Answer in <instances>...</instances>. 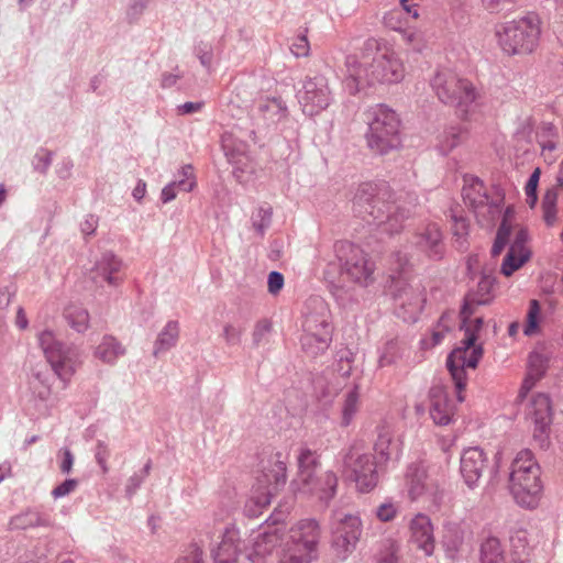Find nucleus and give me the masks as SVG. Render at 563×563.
<instances>
[{
    "mask_svg": "<svg viewBox=\"0 0 563 563\" xmlns=\"http://www.w3.org/2000/svg\"><path fill=\"white\" fill-rule=\"evenodd\" d=\"M419 236V244L429 249L437 247L442 240V233L437 224H428Z\"/></svg>",
    "mask_w": 563,
    "mask_h": 563,
    "instance_id": "obj_41",
    "label": "nucleus"
},
{
    "mask_svg": "<svg viewBox=\"0 0 563 563\" xmlns=\"http://www.w3.org/2000/svg\"><path fill=\"white\" fill-rule=\"evenodd\" d=\"M245 328L239 323H228L223 327L222 336L228 345H238L241 343Z\"/></svg>",
    "mask_w": 563,
    "mask_h": 563,
    "instance_id": "obj_44",
    "label": "nucleus"
},
{
    "mask_svg": "<svg viewBox=\"0 0 563 563\" xmlns=\"http://www.w3.org/2000/svg\"><path fill=\"white\" fill-rule=\"evenodd\" d=\"M65 318L68 324L79 333L85 332L89 327V313L80 306L69 305L65 309Z\"/></svg>",
    "mask_w": 563,
    "mask_h": 563,
    "instance_id": "obj_36",
    "label": "nucleus"
},
{
    "mask_svg": "<svg viewBox=\"0 0 563 563\" xmlns=\"http://www.w3.org/2000/svg\"><path fill=\"white\" fill-rule=\"evenodd\" d=\"M541 33L542 20L531 11L498 23L494 31L498 47L507 56L533 53L539 46Z\"/></svg>",
    "mask_w": 563,
    "mask_h": 563,
    "instance_id": "obj_3",
    "label": "nucleus"
},
{
    "mask_svg": "<svg viewBox=\"0 0 563 563\" xmlns=\"http://www.w3.org/2000/svg\"><path fill=\"white\" fill-rule=\"evenodd\" d=\"M549 358L540 352H531L528 357L527 376L522 388L530 389L545 373Z\"/></svg>",
    "mask_w": 563,
    "mask_h": 563,
    "instance_id": "obj_29",
    "label": "nucleus"
},
{
    "mask_svg": "<svg viewBox=\"0 0 563 563\" xmlns=\"http://www.w3.org/2000/svg\"><path fill=\"white\" fill-rule=\"evenodd\" d=\"M258 109L262 113L271 115H280L286 111L284 101L276 97L262 100Z\"/></svg>",
    "mask_w": 563,
    "mask_h": 563,
    "instance_id": "obj_46",
    "label": "nucleus"
},
{
    "mask_svg": "<svg viewBox=\"0 0 563 563\" xmlns=\"http://www.w3.org/2000/svg\"><path fill=\"white\" fill-rule=\"evenodd\" d=\"M321 528L314 519L297 521L285 534L279 552V563H311L317 556Z\"/></svg>",
    "mask_w": 563,
    "mask_h": 563,
    "instance_id": "obj_8",
    "label": "nucleus"
},
{
    "mask_svg": "<svg viewBox=\"0 0 563 563\" xmlns=\"http://www.w3.org/2000/svg\"><path fill=\"white\" fill-rule=\"evenodd\" d=\"M402 346L398 340H390L385 343L378 358L379 366H388L395 363L401 355Z\"/></svg>",
    "mask_w": 563,
    "mask_h": 563,
    "instance_id": "obj_40",
    "label": "nucleus"
},
{
    "mask_svg": "<svg viewBox=\"0 0 563 563\" xmlns=\"http://www.w3.org/2000/svg\"><path fill=\"white\" fill-rule=\"evenodd\" d=\"M402 41L412 47H419L422 44V34L417 29H410L408 25L399 33Z\"/></svg>",
    "mask_w": 563,
    "mask_h": 563,
    "instance_id": "obj_50",
    "label": "nucleus"
},
{
    "mask_svg": "<svg viewBox=\"0 0 563 563\" xmlns=\"http://www.w3.org/2000/svg\"><path fill=\"white\" fill-rule=\"evenodd\" d=\"M462 197L464 202L473 209L479 222L490 223L501 211L504 197L499 194L489 197L483 181L476 176H464Z\"/></svg>",
    "mask_w": 563,
    "mask_h": 563,
    "instance_id": "obj_12",
    "label": "nucleus"
},
{
    "mask_svg": "<svg viewBox=\"0 0 563 563\" xmlns=\"http://www.w3.org/2000/svg\"><path fill=\"white\" fill-rule=\"evenodd\" d=\"M457 75L452 71H439L433 79V88L439 99L444 103L452 100L454 88L457 84Z\"/></svg>",
    "mask_w": 563,
    "mask_h": 563,
    "instance_id": "obj_33",
    "label": "nucleus"
},
{
    "mask_svg": "<svg viewBox=\"0 0 563 563\" xmlns=\"http://www.w3.org/2000/svg\"><path fill=\"white\" fill-rule=\"evenodd\" d=\"M528 242L529 235L527 229L519 223L515 208L508 206L504 212L496 240L492 247V253L496 256L509 244V251L501 264V273L505 276H511L530 260L531 250Z\"/></svg>",
    "mask_w": 563,
    "mask_h": 563,
    "instance_id": "obj_4",
    "label": "nucleus"
},
{
    "mask_svg": "<svg viewBox=\"0 0 563 563\" xmlns=\"http://www.w3.org/2000/svg\"><path fill=\"white\" fill-rule=\"evenodd\" d=\"M32 388L34 394L42 400H47L52 395V388L47 378L43 377L40 373L36 374Z\"/></svg>",
    "mask_w": 563,
    "mask_h": 563,
    "instance_id": "obj_48",
    "label": "nucleus"
},
{
    "mask_svg": "<svg viewBox=\"0 0 563 563\" xmlns=\"http://www.w3.org/2000/svg\"><path fill=\"white\" fill-rule=\"evenodd\" d=\"M125 354V347L112 335H104L93 349V357L107 365H114Z\"/></svg>",
    "mask_w": 563,
    "mask_h": 563,
    "instance_id": "obj_25",
    "label": "nucleus"
},
{
    "mask_svg": "<svg viewBox=\"0 0 563 563\" xmlns=\"http://www.w3.org/2000/svg\"><path fill=\"white\" fill-rule=\"evenodd\" d=\"M298 98L303 113L319 114L329 107L332 99L328 78L323 75L307 77Z\"/></svg>",
    "mask_w": 563,
    "mask_h": 563,
    "instance_id": "obj_16",
    "label": "nucleus"
},
{
    "mask_svg": "<svg viewBox=\"0 0 563 563\" xmlns=\"http://www.w3.org/2000/svg\"><path fill=\"white\" fill-rule=\"evenodd\" d=\"M287 454L282 451L265 453L261 471L252 487V495L245 505L250 516H258L271 504L272 497L286 483Z\"/></svg>",
    "mask_w": 563,
    "mask_h": 563,
    "instance_id": "obj_5",
    "label": "nucleus"
},
{
    "mask_svg": "<svg viewBox=\"0 0 563 563\" xmlns=\"http://www.w3.org/2000/svg\"><path fill=\"white\" fill-rule=\"evenodd\" d=\"M406 14L402 8L391 9L383 15V24L388 30L400 33L408 24Z\"/></svg>",
    "mask_w": 563,
    "mask_h": 563,
    "instance_id": "obj_38",
    "label": "nucleus"
},
{
    "mask_svg": "<svg viewBox=\"0 0 563 563\" xmlns=\"http://www.w3.org/2000/svg\"><path fill=\"white\" fill-rule=\"evenodd\" d=\"M360 391L355 387L353 389L347 390L343 397L341 402V424L349 426L356 413L360 410L361 399Z\"/></svg>",
    "mask_w": 563,
    "mask_h": 563,
    "instance_id": "obj_34",
    "label": "nucleus"
},
{
    "mask_svg": "<svg viewBox=\"0 0 563 563\" xmlns=\"http://www.w3.org/2000/svg\"><path fill=\"white\" fill-rule=\"evenodd\" d=\"M302 327L301 344L307 352L316 355L328 347L332 328L322 302H320L319 312L306 316Z\"/></svg>",
    "mask_w": 563,
    "mask_h": 563,
    "instance_id": "obj_14",
    "label": "nucleus"
},
{
    "mask_svg": "<svg viewBox=\"0 0 563 563\" xmlns=\"http://www.w3.org/2000/svg\"><path fill=\"white\" fill-rule=\"evenodd\" d=\"M177 196L176 191V183L168 184L162 190V200L163 202H169L174 200Z\"/></svg>",
    "mask_w": 563,
    "mask_h": 563,
    "instance_id": "obj_57",
    "label": "nucleus"
},
{
    "mask_svg": "<svg viewBox=\"0 0 563 563\" xmlns=\"http://www.w3.org/2000/svg\"><path fill=\"white\" fill-rule=\"evenodd\" d=\"M284 286V276L278 272H272L268 275L267 287L272 295H277Z\"/></svg>",
    "mask_w": 563,
    "mask_h": 563,
    "instance_id": "obj_53",
    "label": "nucleus"
},
{
    "mask_svg": "<svg viewBox=\"0 0 563 563\" xmlns=\"http://www.w3.org/2000/svg\"><path fill=\"white\" fill-rule=\"evenodd\" d=\"M346 464L353 473V479L360 492L367 493L377 485L378 476L371 454L353 450L346 457Z\"/></svg>",
    "mask_w": 563,
    "mask_h": 563,
    "instance_id": "obj_18",
    "label": "nucleus"
},
{
    "mask_svg": "<svg viewBox=\"0 0 563 563\" xmlns=\"http://www.w3.org/2000/svg\"><path fill=\"white\" fill-rule=\"evenodd\" d=\"M544 324V313L541 303L537 299H531L528 303L522 332L526 336H537L542 333Z\"/></svg>",
    "mask_w": 563,
    "mask_h": 563,
    "instance_id": "obj_27",
    "label": "nucleus"
},
{
    "mask_svg": "<svg viewBox=\"0 0 563 563\" xmlns=\"http://www.w3.org/2000/svg\"><path fill=\"white\" fill-rule=\"evenodd\" d=\"M487 465V456L479 448H468L461 456V474L468 487H474L481 479Z\"/></svg>",
    "mask_w": 563,
    "mask_h": 563,
    "instance_id": "obj_21",
    "label": "nucleus"
},
{
    "mask_svg": "<svg viewBox=\"0 0 563 563\" xmlns=\"http://www.w3.org/2000/svg\"><path fill=\"white\" fill-rule=\"evenodd\" d=\"M421 2L422 0H399L400 7L413 20H418L420 18L419 8Z\"/></svg>",
    "mask_w": 563,
    "mask_h": 563,
    "instance_id": "obj_54",
    "label": "nucleus"
},
{
    "mask_svg": "<svg viewBox=\"0 0 563 563\" xmlns=\"http://www.w3.org/2000/svg\"><path fill=\"white\" fill-rule=\"evenodd\" d=\"M278 544L283 548V528L268 526L254 538L247 558L253 563H264L265 558L272 554Z\"/></svg>",
    "mask_w": 563,
    "mask_h": 563,
    "instance_id": "obj_20",
    "label": "nucleus"
},
{
    "mask_svg": "<svg viewBox=\"0 0 563 563\" xmlns=\"http://www.w3.org/2000/svg\"><path fill=\"white\" fill-rule=\"evenodd\" d=\"M362 533V521L355 515L335 519L332 528V550L339 560H345L356 548Z\"/></svg>",
    "mask_w": 563,
    "mask_h": 563,
    "instance_id": "obj_15",
    "label": "nucleus"
},
{
    "mask_svg": "<svg viewBox=\"0 0 563 563\" xmlns=\"http://www.w3.org/2000/svg\"><path fill=\"white\" fill-rule=\"evenodd\" d=\"M390 292L396 301L398 316L405 321H415L426 301L420 280L404 271L398 276H391Z\"/></svg>",
    "mask_w": 563,
    "mask_h": 563,
    "instance_id": "obj_11",
    "label": "nucleus"
},
{
    "mask_svg": "<svg viewBox=\"0 0 563 563\" xmlns=\"http://www.w3.org/2000/svg\"><path fill=\"white\" fill-rule=\"evenodd\" d=\"M555 139L556 137H548V139L539 140V143H540L542 150L543 151H545V150L554 151L556 147Z\"/></svg>",
    "mask_w": 563,
    "mask_h": 563,
    "instance_id": "obj_63",
    "label": "nucleus"
},
{
    "mask_svg": "<svg viewBox=\"0 0 563 563\" xmlns=\"http://www.w3.org/2000/svg\"><path fill=\"white\" fill-rule=\"evenodd\" d=\"M479 97L476 87L467 79L457 77L456 88H454L452 100L446 104L459 108L462 112H467L468 107Z\"/></svg>",
    "mask_w": 563,
    "mask_h": 563,
    "instance_id": "obj_26",
    "label": "nucleus"
},
{
    "mask_svg": "<svg viewBox=\"0 0 563 563\" xmlns=\"http://www.w3.org/2000/svg\"><path fill=\"white\" fill-rule=\"evenodd\" d=\"M454 232L457 235H465L467 233V223L465 220L460 219L455 221Z\"/></svg>",
    "mask_w": 563,
    "mask_h": 563,
    "instance_id": "obj_64",
    "label": "nucleus"
},
{
    "mask_svg": "<svg viewBox=\"0 0 563 563\" xmlns=\"http://www.w3.org/2000/svg\"><path fill=\"white\" fill-rule=\"evenodd\" d=\"M375 452L380 456L382 462L398 460L401 453V441L388 432L380 433L375 443Z\"/></svg>",
    "mask_w": 563,
    "mask_h": 563,
    "instance_id": "obj_30",
    "label": "nucleus"
},
{
    "mask_svg": "<svg viewBox=\"0 0 563 563\" xmlns=\"http://www.w3.org/2000/svg\"><path fill=\"white\" fill-rule=\"evenodd\" d=\"M509 488L516 501L536 508L542 494L541 470L531 451L521 450L511 463Z\"/></svg>",
    "mask_w": 563,
    "mask_h": 563,
    "instance_id": "obj_6",
    "label": "nucleus"
},
{
    "mask_svg": "<svg viewBox=\"0 0 563 563\" xmlns=\"http://www.w3.org/2000/svg\"><path fill=\"white\" fill-rule=\"evenodd\" d=\"M176 189L185 192L191 191L196 187L194 169L190 165L181 168V179L175 181Z\"/></svg>",
    "mask_w": 563,
    "mask_h": 563,
    "instance_id": "obj_47",
    "label": "nucleus"
},
{
    "mask_svg": "<svg viewBox=\"0 0 563 563\" xmlns=\"http://www.w3.org/2000/svg\"><path fill=\"white\" fill-rule=\"evenodd\" d=\"M430 396V417L435 424L446 426L454 415V407L449 401L446 390L443 386H433Z\"/></svg>",
    "mask_w": 563,
    "mask_h": 563,
    "instance_id": "obj_23",
    "label": "nucleus"
},
{
    "mask_svg": "<svg viewBox=\"0 0 563 563\" xmlns=\"http://www.w3.org/2000/svg\"><path fill=\"white\" fill-rule=\"evenodd\" d=\"M371 150L386 154L400 145V119L398 114L384 104L374 107L368 121L366 134Z\"/></svg>",
    "mask_w": 563,
    "mask_h": 563,
    "instance_id": "obj_9",
    "label": "nucleus"
},
{
    "mask_svg": "<svg viewBox=\"0 0 563 563\" xmlns=\"http://www.w3.org/2000/svg\"><path fill=\"white\" fill-rule=\"evenodd\" d=\"M298 475L295 481V489L305 497H316L325 505L334 497L338 487V477L331 472L316 475L319 465L316 452L301 449L298 455Z\"/></svg>",
    "mask_w": 563,
    "mask_h": 563,
    "instance_id": "obj_7",
    "label": "nucleus"
},
{
    "mask_svg": "<svg viewBox=\"0 0 563 563\" xmlns=\"http://www.w3.org/2000/svg\"><path fill=\"white\" fill-rule=\"evenodd\" d=\"M540 176H541V170L539 167H537L530 175V177L526 184V187H525L526 202L530 208H534V206L537 205V201H538L537 189H538Z\"/></svg>",
    "mask_w": 563,
    "mask_h": 563,
    "instance_id": "obj_43",
    "label": "nucleus"
},
{
    "mask_svg": "<svg viewBox=\"0 0 563 563\" xmlns=\"http://www.w3.org/2000/svg\"><path fill=\"white\" fill-rule=\"evenodd\" d=\"M38 343L47 361L63 346L62 343L55 340L54 333L48 330H44L38 334Z\"/></svg>",
    "mask_w": 563,
    "mask_h": 563,
    "instance_id": "obj_42",
    "label": "nucleus"
},
{
    "mask_svg": "<svg viewBox=\"0 0 563 563\" xmlns=\"http://www.w3.org/2000/svg\"><path fill=\"white\" fill-rule=\"evenodd\" d=\"M552 405L550 397L545 394H538L532 397L528 409L527 418L533 426V438L543 441L552 423Z\"/></svg>",
    "mask_w": 563,
    "mask_h": 563,
    "instance_id": "obj_19",
    "label": "nucleus"
},
{
    "mask_svg": "<svg viewBox=\"0 0 563 563\" xmlns=\"http://www.w3.org/2000/svg\"><path fill=\"white\" fill-rule=\"evenodd\" d=\"M448 332V327L443 324V321L440 322L437 328L432 331L430 339H424L422 341L424 347H433L442 342L445 334Z\"/></svg>",
    "mask_w": 563,
    "mask_h": 563,
    "instance_id": "obj_51",
    "label": "nucleus"
},
{
    "mask_svg": "<svg viewBox=\"0 0 563 563\" xmlns=\"http://www.w3.org/2000/svg\"><path fill=\"white\" fill-rule=\"evenodd\" d=\"M542 219L547 227H554L559 221L558 192L554 188L547 190L541 202Z\"/></svg>",
    "mask_w": 563,
    "mask_h": 563,
    "instance_id": "obj_35",
    "label": "nucleus"
},
{
    "mask_svg": "<svg viewBox=\"0 0 563 563\" xmlns=\"http://www.w3.org/2000/svg\"><path fill=\"white\" fill-rule=\"evenodd\" d=\"M468 131L464 126L453 125L445 129L438 137L439 151L446 155L461 145L467 137Z\"/></svg>",
    "mask_w": 563,
    "mask_h": 563,
    "instance_id": "obj_28",
    "label": "nucleus"
},
{
    "mask_svg": "<svg viewBox=\"0 0 563 563\" xmlns=\"http://www.w3.org/2000/svg\"><path fill=\"white\" fill-rule=\"evenodd\" d=\"M538 140L556 137L558 129L552 122H542L537 129Z\"/></svg>",
    "mask_w": 563,
    "mask_h": 563,
    "instance_id": "obj_55",
    "label": "nucleus"
},
{
    "mask_svg": "<svg viewBox=\"0 0 563 563\" xmlns=\"http://www.w3.org/2000/svg\"><path fill=\"white\" fill-rule=\"evenodd\" d=\"M175 563H202L201 552L195 550L189 555L178 559Z\"/></svg>",
    "mask_w": 563,
    "mask_h": 563,
    "instance_id": "obj_59",
    "label": "nucleus"
},
{
    "mask_svg": "<svg viewBox=\"0 0 563 563\" xmlns=\"http://www.w3.org/2000/svg\"><path fill=\"white\" fill-rule=\"evenodd\" d=\"M78 486V482L77 479H66L60 485L56 486L53 490H52V496L54 498H60V497H64L68 494H70L71 492H74Z\"/></svg>",
    "mask_w": 563,
    "mask_h": 563,
    "instance_id": "obj_52",
    "label": "nucleus"
},
{
    "mask_svg": "<svg viewBox=\"0 0 563 563\" xmlns=\"http://www.w3.org/2000/svg\"><path fill=\"white\" fill-rule=\"evenodd\" d=\"M145 192H146V184L144 181L140 180L139 184L133 189L132 195L136 200H141L144 197Z\"/></svg>",
    "mask_w": 563,
    "mask_h": 563,
    "instance_id": "obj_62",
    "label": "nucleus"
},
{
    "mask_svg": "<svg viewBox=\"0 0 563 563\" xmlns=\"http://www.w3.org/2000/svg\"><path fill=\"white\" fill-rule=\"evenodd\" d=\"M399 512V506L397 503L387 500L380 504L375 511L376 518L382 522H389L394 520Z\"/></svg>",
    "mask_w": 563,
    "mask_h": 563,
    "instance_id": "obj_45",
    "label": "nucleus"
},
{
    "mask_svg": "<svg viewBox=\"0 0 563 563\" xmlns=\"http://www.w3.org/2000/svg\"><path fill=\"white\" fill-rule=\"evenodd\" d=\"M379 563H398L397 547L391 544L389 550L380 558Z\"/></svg>",
    "mask_w": 563,
    "mask_h": 563,
    "instance_id": "obj_58",
    "label": "nucleus"
},
{
    "mask_svg": "<svg viewBox=\"0 0 563 563\" xmlns=\"http://www.w3.org/2000/svg\"><path fill=\"white\" fill-rule=\"evenodd\" d=\"M510 544L512 548L514 563H522L523 556L528 554V533L525 530H518L510 537Z\"/></svg>",
    "mask_w": 563,
    "mask_h": 563,
    "instance_id": "obj_39",
    "label": "nucleus"
},
{
    "mask_svg": "<svg viewBox=\"0 0 563 563\" xmlns=\"http://www.w3.org/2000/svg\"><path fill=\"white\" fill-rule=\"evenodd\" d=\"M346 68L343 88L351 96L389 88L406 76L405 64L396 51L374 37L364 42L362 60L357 56L346 58Z\"/></svg>",
    "mask_w": 563,
    "mask_h": 563,
    "instance_id": "obj_1",
    "label": "nucleus"
},
{
    "mask_svg": "<svg viewBox=\"0 0 563 563\" xmlns=\"http://www.w3.org/2000/svg\"><path fill=\"white\" fill-rule=\"evenodd\" d=\"M409 542L426 556L435 551L434 526L431 518L422 512L416 514L408 522Z\"/></svg>",
    "mask_w": 563,
    "mask_h": 563,
    "instance_id": "obj_17",
    "label": "nucleus"
},
{
    "mask_svg": "<svg viewBox=\"0 0 563 563\" xmlns=\"http://www.w3.org/2000/svg\"><path fill=\"white\" fill-rule=\"evenodd\" d=\"M481 562L482 563H514L508 562L505 556L504 547L500 540L489 536L485 538L481 544Z\"/></svg>",
    "mask_w": 563,
    "mask_h": 563,
    "instance_id": "obj_31",
    "label": "nucleus"
},
{
    "mask_svg": "<svg viewBox=\"0 0 563 563\" xmlns=\"http://www.w3.org/2000/svg\"><path fill=\"white\" fill-rule=\"evenodd\" d=\"M291 53L296 57H307L310 53L309 41L306 35L297 36L290 46Z\"/></svg>",
    "mask_w": 563,
    "mask_h": 563,
    "instance_id": "obj_49",
    "label": "nucleus"
},
{
    "mask_svg": "<svg viewBox=\"0 0 563 563\" xmlns=\"http://www.w3.org/2000/svg\"><path fill=\"white\" fill-rule=\"evenodd\" d=\"M74 456L68 449L63 450V461L60 463V471L63 473H69L73 468Z\"/></svg>",
    "mask_w": 563,
    "mask_h": 563,
    "instance_id": "obj_56",
    "label": "nucleus"
},
{
    "mask_svg": "<svg viewBox=\"0 0 563 563\" xmlns=\"http://www.w3.org/2000/svg\"><path fill=\"white\" fill-rule=\"evenodd\" d=\"M408 497L411 501H421L428 508L439 506L444 494V475L434 467L412 464L406 474Z\"/></svg>",
    "mask_w": 563,
    "mask_h": 563,
    "instance_id": "obj_10",
    "label": "nucleus"
},
{
    "mask_svg": "<svg viewBox=\"0 0 563 563\" xmlns=\"http://www.w3.org/2000/svg\"><path fill=\"white\" fill-rule=\"evenodd\" d=\"M122 262L113 255H104L97 264V274L108 284L117 285L122 280Z\"/></svg>",
    "mask_w": 563,
    "mask_h": 563,
    "instance_id": "obj_32",
    "label": "nucleus"
},
{
    "mask_svg": "<svg viewBox=\"0 0 563 563\" xmlns=\"http://www.w3.org/2000/svg\"><path fill=\"white\" fill-rule=\"evenodd\" d=\"M269 324L267 322H260L256 324L255 329H254V332H253V338H254V341L256 343L260 342L262 335L266 332L269 331Z\"/></svg>",
    "mask_w": 563,
    "mask_h": 563,
    "instance_id": "obj_60",
    "label": "nucleus"
},
{
    "mask_svg": "<svg viewBox=\"0 0 563 563\" xmlns=\"http://www.w3.org/2000/svg\"><path fill=\"white\" fill-rule=\"evenodd\" d=\"M201 109V103L198 102H186L179 107L180 113H194Z\"/></svg>",
    "mask_w": 563,
    "mask_h": 563,
    "instance_id": "obj_61",
    "label": "nucleus"
},
{
    "mask_svg": "<svg viewBox=\"0 0 563 563\" xmlns=\"http://www.w3.org/2000/svg\"><path fill=\"white\" fill-rule=\"evenodd\" d=\"M239 541V533L233 529H228L213 551L214 563H238Z\"/></svg>",
    "mask_w": 563,
    "mask_h": 563,
    "instance_id": "obj_24",
    "label": "nucleus"
},
{
    "mask_svg": "<svg viewBox=\"0 0 563 563\" xmlns=\"http://www.w3.org/2000/svg\"><path fill=\"white\" fill-rule=\"evenodd\" d=\"M487 303V300H477L470 296L465 299L461 310V330L464 338L461 345L454 349L448 357L446 365L457 390L459 401L464 400L463 391L467 384V369H475L483 356L482 343H478L479 333L483 330V318L476 314L478 305Z\"/></svg>",
    "mask_w": 563,
    "mask_h": 563,
    "instance_id": "obj_2",
    "label": "nucleus"
},
{
    "mask_svg": "<svg viewBox=\"0 0 563 563\" xmlns=\"http://www.w3.org/2000/svg\"><path fill=\"white\" fill-rule=\"evenodd\" d=\"M54 373L64 382H68L81 364L77 350L62 346L60 350L47 361Z\"/></svg>",
    "mask_w": 563,
    "mask_h": 563,
    "instance_id": "obj_22",
    "label": "nucleus"
},
{
    "mask_svg": "<svg viewBox=\"0 0 563 563\" xmlns=\"http://www.w3.org/2000/svg\"><path fill=\"white\" fill-rule=\"evenodd\" d=\"M335 254L341 272L347 279L360 285H367L374 280V263L361 247L351 242L341 241L335 245Z\"/></svg>",
    "mask_w": 563,
    "mask_h": 563,
    "instance_id": "obj_13",
    "label": "nucleus"
},
{
    "mask_svg": "<svg viewBox=\"0 0 563 563\" xmlns=\"http://www.w3.org/2000/svg\"><path fill=\"white\" fill-rule=\"evenodd\" d=\"M178 323L175 321H169L158 334L155 346V354H157L161 351H166L173 347L178 340Z\"/></svg>",
    "mask_w": 563,
    "mask_h": 563,
    "instance_id": "obj_37",
    "label": "nucleus"
}]
</instances>
